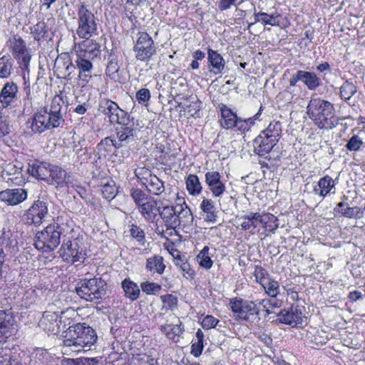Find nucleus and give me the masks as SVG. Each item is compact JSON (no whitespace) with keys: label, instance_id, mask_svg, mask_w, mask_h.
Returning <instances> with one entry per match:
<instances>
[{"label":"nucleus","instance_id":"2eb2a0df","mask_svg":"<svg viewBox=\"0 0 365 365\" xmlns=\"http://www.w3.org/2000/svg\"><path fill=\"white\" fill-rule=\"evenodd\" d=\"M8 46L15 58L27 67L31 58L28 54L25 41L21 37L14 36L8 41Z\"/></svg>","mask_w":365,"mask_h":365},{"label":"nucleus","instance_id":"4c0bfd02","mask_svg":"<svg viewBox=\"0 0 365 365\" xmlns=\"http://www.w3.org/2000/svg\"><path fill=\"white\" fill-rule=\"evenodd\" d=\"M302 82L310 91H315L321 84V80L314 72L301 70Z\"/></svg>","mask_w":365,"mask_h":365},{"label":"nucleus","instance_id":"3c124183","mask_svg":"<svg viewBox=\"0 0 365 365\" xmlns=\"http://www.w3.org/2000/svg\"><path fill=\"white\" fill-rule=\"evenodd\" d=\"M357 92V87L350 81H346L340 88V96L344 101L349 100Z\"/></svg>","mask_w":365,"mask_h":365},{"label":"nucleus","instance_id":"37998d69","mask_svg":"<svg viewBox=\"0 0 365 365\" xmlns=\"http://www.w3.org/2000/svg\"><path fill=\"white\" fill-rule=\"evenodd\" d=\"M277 217L270 213H259L260 225L268 231L273 232L278 227Z\"/></svg>","mask_w":365,"mask_h":365},{"label":"nucleus","instance_id":"ddd939ff","mask_svg":"<svg viewBox=\"0 0 365 365\" xmlns=\"http://www.w3.org/2000/svg\"><path fill=\"white\" fill-rule=\"evenodd\" d=\"M47 213L46 203L43 201L36 200L24 215V220L28 225H39Z\"/></svg>","mask_w":365,"mask_h":365},{"label":"nucleus","instance_id":"2f4dec72","mask_svg":"<svg viewBox=\"0 0 365 365\" xmlns=\"http://www.w3.org/2000/svg\"><path fill=\"white\" fill-rule=\"evenodd\" d=\"M157 205L156 200L150 198L138 207V211L146 220H153L159 211Z\"/></svg>","mask_w":365,"mask_h":365},{"label":"nucleus","instance_id":"4468645a","mask_svg":"<svg viewBox=\"0 0 365 365\" xmlns=\"http://www.w3.org/2000/svg\"><path fill=\"white\" fill-rule=\"evenodd\" d=\"M54 123L52 118L47 113V108H44L34 115L31 128L36 133H41L46 130L58 127Z\"/></svg>","mask_w":365,"mask_h":365},{"label":"nucleus","instance_id":"5701e85b","mask_svg":"<svg viewBox=\"0 0 365 365\" xmlns=\"http://www.w3.org/2000/svg\"><path fill=\"white\" fill-rule=\"evenodd\" d=\"M27 197V192L23 188L7 189L0 192V200L9 205H16Z\"/></svg>","mask_w":365,"mask_h":365},{"label":"nucleus","instance_id":"a878e982","mask_svg":"<svg viewBox=\"0 0 365 365\" xmlns=\"http://www.w3.org/2000/svg\"><path fill=\"white\" fill-rule=\"evenodd\" d=\"M51 165L45 162L36 161L29 164L27 171L34 178L48 181V173Z\"/></svg>","mask_w":365,"mask_h":365},{"label":"nucleus","instance_id":"4be33fe9","mask_svg":"<svg viewBox=\"0 0 365 365\" xmlns=\"http://www.w3.org/2000/svg\"><path fill=\"white\" fill-rule=\"evenodd\" d=\"M277 143V141L269 138V135L260 133L254 140V151L259 156H265L268 154Z\"/></svg>","mask_w":365,"mask_h":365},{"label":"nucleus","instance_id":"f03ea898","mask_svg":"<svg viewBox=\"0 0 365 365\" xmlns=\"http://www.w3.org/2000/svg\"><path fill=\"white\" fill-rule=\"evenodd\" d=\"M97 341L96 331L86 324L78 323L70 326L65 331L63 341L66 347H73V351L89 350Z\"/></svg>","mask_w":365,"mask_h":365},{"label":"nucleus","instance_id":"39448f33","mask_svg":"<svg viewBox=\"0 0 365 365\" xmlns=\"http://www.w3.org/2000/svg\"><path fill=\"white\" fill-rule=\"evenodd\" d=\"M230 305L236 319L254 324L260 320L259 310L255 303L242 299H230Z\"/></svg>","mask_w":365,"mask_h":365},{"label":"nucleus","instance_id":"423d86ee","mask_svg":"<svg viewBox=\"0 0 365 365\" xmlns=\"http://www.w3.org/2000/svg\"><path fill=\"white\" fill-rule=\"evenodd\" d=\"M77 14L76 34L80 38L88 40L97 33L96 18L84 4L78 6Z\"/></svg>","mask_w":365,"mask_h":365},{"label":"nucleus","instance_id":"f3484780","mask_svg":"<svg viewBox=\"0 0 365 365\" xmlns=\"http://www.w3.org/2000/svg\"><path fill=\"white\" fill-rule=\"evenodd\" d=\"M221 175L217 171H209L205 175V183L215 197H220L226 190L225 185L221 180Z\"/></svg>","mask_w":365,"mask_h":365},{"label":"nucleus","instance_id":"473e14b6","mask_svg":"<svg viewBox=\"0 0 365 365\" xmlns=\"http://www.w3.org/2000/svg\"><path fill=\"white\" fill-rule=\"evenodd\" d=\"M145 269L152 274H162L165 269L163 257L155 255L146 259Z\"/></svg>","mask_w":365,"mask_h":365},{"label":"nucleus","instance_id":"8fccbe9b","mask_svg":"<svg viewBox=\"0 0 365 365\" xmlns=\"http://www.w3.org/2000/svg\"><path fill=\"white\" fill-rule=\"evenodd\" d=\"M364 146V139L360 134L351 136L345 145L346 148L351 152L360 151Z\"/></svg>","mask_w":365,"mask_h":365},{"label":"nucleus","instance_id":"bb28decb","mask_svg":"<svg viewBox=\"0 0 365 365\" xmlns=\"http://www.w3.org/2000/svg\"><path fill=\"white\" fill-rule=\"evenodd\" d=\"M238 222L242 230L254 234L260 226L259 213L250 212L248 215L240 216L238 218Z\"/></svg>","mask_w":365,"mask_h":365},{"label":"nucleus","instance_id":"79ce46f5","mask_svg":"<svg viewBox=\"0 0 365 365\" xmlns=\"http://www.w3.org/2000/svg\"><path fill=\"white\" fill-rule=\"evenodd\" d=\"M186 187L190 195L196 196L201 193L202 187L198 177L195 175H189L186 180Z\"/></svg>","mask_w":365,"mask_h":365},{"label":"nucleus","instance_id":"0e129e2a","mask_svg":"<svg viewBox=\"0 0 365 365\" xmlns=\"http://www.w3.org/2000/svg\"><path fill=\"white\" fill-rule=\"evenodd\" d=\"M150 97V92L147 88H140L135 94V98L138 103L145 106L148 104Z\"/></svg>","mask_w":365,"mask_h":365},{"label":"nucleus","instance_id":"0eeeda50","mask_svg":"<svg viewBox=\"0 0 365 365\" xmlns=\"http://www.w3.org/2000/svg\"><path fill=\"white\" fill-rule=\"evenodd\" d=\"M156 50L152 37L146 32H138L137 41L133 46L135 58L148 64L156 54Z\"/></svg>","mask_w":365,"mask_h":365},{"label":"nucleus","instance_id":"680f3d73","mask_svg":"<svg viewBox=\"0 0 365 365\" xmlns=\"http://www.w3.org/2000/svg\"><path fill=\"white\" fill-rule=\"evenodd\" d=\"M175 264L178 267H179L183 277H185L187 279L193 278L194 271L191 269L190 265L188 262L180 260V262H176Z\"/></svg>","mask_w":365,"mask_h":365},{"label":"nucleus","instance_id":"bf43d9fd","mask_svg":"<svg viewBox=\"0 0 365 365\" xmlns=\"http://www.w3.org/2000/svg\"><path fill=\"white\" fill-rule=\"evenodd\" d=\"M0 365H19V356L8 350L0 357Z\"/></svg>","mask_w":365,"mask_h":365},{"label":"nucleus","instance_id":"13d9d810","mask_svg":"<svg viewBox=\"0 0 365 365\" xmlns=\"http://www.w3.org/2000/svg\"><path fill=\"white\" fill-rule=\"evenodd\" d=\"M341 215L348 218H361L363 216V211L359 207H347L339 211Z\"/></svg>","mask_w":365,"mask_h":365},{"label":"nucleus","instance_id":"9d476101","mask_svg":"<svg viewBox=\"0 0 365 365\" xmlns=\"http://www.w3.org/2000/svg\"><path fill=\"white\" fill-rule=\"evenodd\" d=\"M93 59L88 58L76 51V58L75 63L71 62L67 66L66 70L71 68H77L78 70V78L84 83H88L91 78L93 71L92 61Z\"/></svg>","mask_w":365,"mask_h":365},{"label":"nucleus","instance_id":"7c9ffc66","mask_svg":"<svg viewBox=\"0 0 365 365\" xmlns=\"http://www.w3.org/2000/svg\"><path fill=\"white\" fill-rule=\"evenodd\" d=\"M160 331L166 336V337L175 342L179 341V336L184 331V326L180 320L178 323L165 324L160 326Z\"/></svg>","mask_w":365,"mask_h":365},{"label":"nucleus","instance_id":"393cba45","mask_svg":"<svg viewBox=\"0 0 365 365\" xmlns=\"http://www.w3.org/2000/svg\"><path fill=\"white\" fill-rule=\"evenodd\" d=\"M18 86L12 82H7L0 92L1 107L7 108L17 100Z\"/></svg>","mask_w":365,"mask_h":365},{"label":"nucleus","instance_id":"72a5a7b5","mask_svg":"<svg viewBox=\"0 0 365 365\" xmlns=\"http://www.w3.org/2000/svg\"><path fill=\"white\" fill-rule=\"evenodd\" d=\"M200 207L202 211L205 214V220L206 221L212 222H216L217 212L215 203L212 200L203 198Z\"/></svg>","mask_w":365,"mask_h":365},{"label":"nucleus","instance_id":"7ed1b4c3","mask_svg":"<svg viewBox=\"0 0 365 365\" xmlns=\"http://www.w3.org/2000/svg\"><path fill=\"white\" fill-rule=\"evenodd\" d=\"M76 291L81 299L98 304L106 297L108 286L101 277L84 278L78 282Z\"/></svg>","mask_w":365,"mask_h":365},{"label":"nucleus","instance_id":"de8ad7c7","mask_svg":"<svg viewBox=\"0 0 365 365\" xmlns=\"http://www.w3.org/2000/svg\"><path fill=\"white\" fill-rule=\"evenodd\" d=\"M276 141H279L282 134V125L279 121L271 122L267 128L261 132Z\"/></svg>","mask_w":365,"mask_h":365},{"label":"nucleus","instance_id":"a211bd4d","mask_svg":"<svg viewBox=\"0 0 365 365\" xmlns=\"http://www.w3.org/2000/svg\"><path fill=\"white\" fill-rule=\"evenodd\" d=\"M61 317L56 312L46 311L43 314L40 326L49 334H57L60 332Z\"/></svg>","mask_w":365,"mask_h":365},{"label":"nucleus","instance_id":"e2e57ef3","mask_svg":"<svg viewBox=\"0 0 365 365\" xmlns=\"http://www.w3.org/2000/svg\"><path fill=\"white\" fill-rule=\"evenodd\" d=\"M130 235L135 238L140 245H144L145 242L144 231L136 225H132L130 229Z\"/></svg>","mask_w":365,"mask_h":365},{"label":"nucleus","instance_id":"338daca9","mask_svg":"<svg viewBox=\"0 0 365 365\" xmlns=\"http://www.w3.org/2000/svg\"><path fill=\"white\" fill-rule=\"evenodd\" d=\"M4 108L0 107V138L5 136L9 133L6 117L2 113Z\"/></svg>","mask_w":365,"mask_h":365},{"label":"nucleus","instance_id":"5fc2aeb1","mask_svg":"<svg viewBox=\"0 0 365 365\" xmlns=\"http://www.w3.org/2000/svg\"><path fill=\"white\" fill-rule=\"evenodd\" d=\"M209 250L207 246L204 247L197 257L200 265L207 269H210L212 266V261L209 255Z\"/></svg>","mask_w":365,"mask_h":365},{"label":"nucleus","instance_id":"a18cd8bd","mask_svg":"<svg viewBox=\"0 0 365 365\" xmlns=\"http://www.w3.org/2000/svg\"><path fill=\"white\" fill-rule=\"evenodd\" d=\"M123 146V144L117 142V140L113 139L111 137H107L103 139L98 144V149L101 152L106 153H112L114 149H118Z\"/></svg>","mask_w":365,"mask_h":365},{"label":"nucleus","instance_id":"864d4df0","mask_svg":"<svg viewBox=\"0 0 365 365\" xmlns=\"http://www.w3.org/2000/svg\"><path fill=\"white\" fill-rule=\"evenodd\" d=\"M262 286L270 297H276L279 293V287L277 281L269 278L267 280L262 281Z\"/></svg>","mask_w":365,"mask_h":365},{"label":"nucleus","instance_id":"e433bc0d","mask_svg":"<svg viewBox=\"0 0 365 365\" xmlns=\"http://www.w3.org/2000/svg\"><path fill=\"white\" fill-rule=\"evenodd\" d=\"M14 319L9 310H0V333L6 334L14 329Z\"/></svg>","mask_w":365,"mask_h":365},{"label":"nucleus","instance_id":"c03bdc74","mask_svg":"<svg viewBox=\"0 0 365 365\" xmlns=\"http://www.w3.org/2000/svg\"><path fill=\"white\" fill-rule=\"evenodd\" d=\"M277 217L270 213H259L260 225L268 231L273 232L278 227Z\"/></svg>","mask_w":365,"mask_h":365},{"label":"nucleus","instance_id":"20e7f679","mask_svg":"<svg viewBox=\"0 0 365 365\" xmlns=\"http://www.w3.org/2000/svg\"><path fill=\"white\" fill-rule=\"evenodd\" d=\"M61 235V229L58 224L49 225L42 231L36 233L35 247L43 252L53 251L59 245Z\"/></svg>","mask_w":365,"mask_h":365},{"label":"nucleus","instance_id":"a19ab883","mask_svg":"<svg viewBox=\"0 0 365 365\" xmlns=\"http://www.w3.org/2000/svg\"><path fill=\"white\" fill-rule=\"evenodd\" d=\"M302 93L301 86H287L286 88L279 93V96L282 98L283 100L290 103L293 101H296Z\"/></svg>","mask_w":365,"mask_h":365},{"label":"nucleus","instance_id":"aec40b11","mask_svg":"<svg viewBox=\"0 0 365 365\" xmlns=\"http://www.w3.org/2000/svg\"><path fill=\"white\" fill-rule=\"evenodd\" d=\"M65 102L61 96L57 95L53 97L51 103L50 108H47V113L52 118L55 122L56 125L60 126L64 122L63 114V106Z\"/></svg>","mask_w":365,"mask_h":365},{"label":"nucleus","instance_id":"4d7b16f0","mask_svg":"<svg viewBox=\"0 0 365 365\" xmlns=\"http://www.w3.org/2000/svg\"><path fill=\"white\" fill-rule=\"evenodd\" d=\"M160 299L163 302V308L166 310H174L178 305V298L170 294L162 295Z\"/></svg>","mask_w":365,"mask_h":365},{"label":"nucleus","instance_id":"052dcab7","mask_svg":"<svg viewBox=\"0 0 365 365\" xmlns=\"http://www.w3.org/2000/svg\"><path fill=\"white\" fill-rule=\"evenodd\" d=\"M141 289L147 294H156L161 290V286L154 282H144L140 284Z\"/></svg>","mask_w":365,"mask_h":365},{"label":"nucleus","instance_id":"dca6fc26","mask_svg":"<svg viewBox=\"0 0 365 365\" xmlns=\"http://www.w3.org/2000/svg\"><path fill=\"white\" fill-rule=\"evenodd\" d=\"M135 175L140 178L143 174L148 175V178H145L146 182L143 184L146 186L148 191L155 195H160L165 191L164 182L156 175H152L148 169L144 168H138L135 170Z\"/></svg>","mask_w":365,"mask_h":365},{"label":"nucleus","instance_id":"6ab92c4d","mask_svg":"<svg viewBox=\"0 0 365 365\" xmlns=\"http://www.w3.org/2000/svg\"><path fill=\"white\" fill-rule=\"evenodd\" d=\"M207 61L209 72L213 75H222L226 71V62L217 51L207 49Z\"/></svg>","mask_w":365,"mask_h":365},{"label":"nucleus","instance_id":"6e6d98bb","mask_svg":"<svg viewBox=\"0 0 365 365\" xmlns=\"http://www.w3.org/2000/svg\"><path fill=\"white\" fill-rule=\"evenodd\" d=\"M130 195L137 207L147 201L150 197L139 188L133 187L130 190Z\"/></svg>","mask_w":365,"mask_h":365},{"label":"nucleus","instance_id":"f704fd0d","mask_svg":"<svg viewBox=\"0 0 365 365\" xmlns=\"http://www.w3.org/2000/svg\"><path fill=\"white\" fill-rule=\"evenodd\" d=\"M237 115L229 108L223 106L221 108V120L220 125L225 129H231L236 125L235 123L237 120Z\"/></svg>","mask_w":365,"mask_h":365},{"label":"nucleus","instance_id":"c756f323","mask_svg":"<svg viewBox=\"0 0 365 365\" xmlns=\"http://www.w3.org/2000/svg\"><path fill=\"white\" fill-rule=\"evenodd\" d=\"M50 168L48 181H51V183H56L57 185L63 186V185L71 182L70 175L61 168L51 165Z\"/></svg>","mask_w":365,"mask_h":365},{"label":"nucleus","instance_id":"09e8293b","mask_svg":"<svg viewBox=\"0 0 365 365\" xmlns=\"http://www.w3.org/2000/svg\"><path fill=\"white\" fill-rule=\"evenodd\" d=\"M12 59L10 55L6 54L0 58V78H8L13 69Z\"/></svg>","mask_w":365,"mask_h":365},{"label":"nucleus","instance_id":"49530a36","mask_svg":"<svg viewBox=\"0 0 365 365\" xmlns=\"http://www.w3.org/2000/svg\"><path fill=\"white\" fill-rule=\"evenodd\" d=\"M108 60L106 75L110 78L114 79L120 69V65L118 64V61L113 50L110 51Z\"/></svg>","mask_w":365,"mask_h":365},{"label":"nucleus","instance_id":"412c9836","mask_svg":"<svg viewBox=\"0 0 365 365\" xmlns=\"http://www.w3.org/2000/svg\"><path fill=\"white\" fill-rule=\"evenodd\" d=\"M122 127L117 130V142L123 144V146L134 140V136L136 130H138V127H140L138 120L135 123L133 118L132 121L129 119V123L126 124H120Z\"/></svg>","mask_w":365,"mask_h":365},{"label":"nucleus","instance_id":"cd10ccee","mask_svg":"<svg viewBox=\"0 0 365 365\" xmlns=\"http://www.w3.org/2000/svg\"><path fill=\"white\" fill-rule=\"evenodd\" d=\"M78 52L92 59L99 56L101 52V46L93 40H86L78 43Z\"/></svg>","mask_w":365,"mask_h":365},{"label":"nucleus","instance_id":"603ef678","mask_svg":"<svg viewBox=\"0 0 365 365\" xmlns=\"http://www.w3.org/2000/svg\"><path fill=\"white\" fill-rule=\"evenodd\" d=\"M47 33L48 29L44 21H39L31 28V34L36 41L46 38Z\"/></svg>","mask_w":365,"mask_h":365},{"label":"nucleus","instance_id":"69168bd1","mask_svg":"<svg viewBox=\"0 0 365 365\" xmlns=\"http://www.w3.org/2000/svg\"><path fill=\"white\" fill-rule=\"evenodd\" d=\"M252 123L253 122L251 118L243 120L240 118H238L235 123L236 125H235V127H236L238 130L245 133L250 130Z\"/></svg>","mask_w":365,"mask_h":365},{"label":"nucleus","instance_id":"ea45409f","mask_svg":"<svg viewBox=\"0 0 365 365\" xmlns=\"http://www.w3.org/2000/svg\"><path fill=\"white\" fill-rule=\"evenodd\" d=\"M280 14H278L277 13L268 14L264 12H258L255 13V22L254 24L257 22L261 21L264 25H270L272 26H279V23L276 21L277 18L279 17ZM253 24V23L252 24Z\"/></svg>","mask_w":365,"mask_h":365},{"label":"nucleus","instance_id":"c85d7f7f","mask_svg":"<svg viewBox=\"0 0 365 365\" xmlns=\"http://www.w3.org/2000/svg\"><path fill=\"white\" fill-rule=\"evenodd\" d=\"M176 227L182 225V227H190L193 222V216L190 209L184 202L182 205L176 206Z\"/></svg>","mask_w":365,"mask_h":365},{"label":"nucleus","instance_id":"b1692460","mask_svg":"<svg viewBox=\"0 0 365 365\" xmlns=\"http://www.w3.org/2000/svg\"><path fill=\"white\" fill-rule=\"evenodd\" d=\"M334 180L328 175L320 178L316 185L314 186V195L324 198L329 194H334L336 187Z\"/></svg>","mask_w":365,"mask_h":365},{"label":"nucleus","instance_id":"58836bf2","mask_svg":"<svg viewBox=\"0 0 365 365\" xmlns=\"http://www.w3.org/2000/svg\"><path fill=\"white\" fill-rule=\"evenodd\" d=\"M160 215L168 227L175 228L176 227V206H165L160 212Z\"/></svg>","mask_w":365,"mask_h":365},{"label":"nucleus","instance_id":"c9c22d12","mask_svg":"<svg viewBox=\"0 0 365 365\" xmlns=\"http://www.w3.org/2000/svg\"><path fill=\"white\" fill-rule=\"evenodd\" d=\"M121 287L125 292V296L131 301L139 298L140 290L137 284L130 279H125L121 283Z\"/></svg>","mask_w":365,"mask_h":365},{"label":"nucleus","instance_id":"9b49d317","mask_svg":"<svg viewBox=\"0 0 365 365\" xmlns=\"http://www.w3.org/2000/svg\"><path fill=\"white\" fill-rule=\"evenodd\" d=\"M61 256L67 262H83L85 259L83 249L77 239L64 242L61 247Z\"/></svg>","mask_w":365,"mask_h":365},{"label":"nucleus","instance_id":"f257e3e1","mask_svg":"<svg viewBox=\"0 0 365 365\" xmlns=\"http://www.w3.org/2000/svg\"><path fill=\"white\" fill-rule=\"evenodd\" d=\"M307 114L319 129L330 130L338 125L334 105L321 98H312L307 106Z\"/></svg>","mask_w":365,"mask_h":365},{"label":"nucleus","instance_id":"774afa93","mask_svg":"<svg viewBox=\"0 0 365 365\" xmlns=\"http://www.w3.org/2000/svg\"><path fill=\"white\" fill-rule=\"evenodd\" d=\"M219 322V320L212 315H207L205 317L202 322V326L204 329H210L215 327Z\"/></svg>","mask_w":365,"mask_h":365},{"label":"nucleus","instance_id":"1a4fd4ad","mask_svg":"<svg viewBox=\"0 0 365 365\" xmlns=\"http://www.w3.org/2000/svg\"><path fill=\"white\" fill-rule=\"evenodd\" d=\"M18 251L16 236L10 229L4 227L0 235V262H4L6 255L13 256Z\"/></svg>","mask_w":365,"mask_h":365},{"label":"nucleus","instance_id":"6e6552de","mask_svg":"<svg viewBox=\"0 0 365 365\" xmlns=\"http://www.w3.org/2000/svg\"><path fill=\"white\" fill-rule=\"evenodd\" d=\"M98 110L108 117L110 123L126 124L129 123V115L120 108L118 105L108 99L101 98L99 101Z\"/></svg>","mask_w":365,"mask_h":365},{"label":"nucleus","instance_id":"f8f14e48","mask_svg":"<svg viewBox=\"0 0 365 365\" xmlns=\"http://www.w3.org/2000/svg\"><path fill=\"white\" fill-rule=\"evenodd\" d=\"M276 321L292 327H300L307 324V317L298 307H292L289 310H282L278 313Z\"/></svg>","mask_w":365,"mask_h":365}]
</instances>
